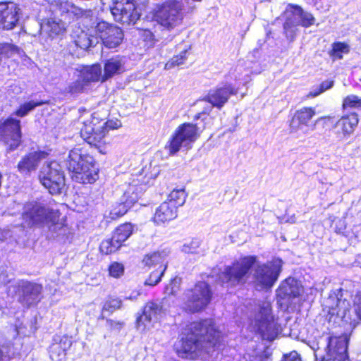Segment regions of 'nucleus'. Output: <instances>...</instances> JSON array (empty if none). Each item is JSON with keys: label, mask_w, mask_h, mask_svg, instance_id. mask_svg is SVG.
Instances as JSON below:
<instances>
[{"label": "nucleus", "mask_w": 361, "mask_h": 361, "mask_svg": "<svg viewBox=\"0 0 361 361\" xmlns=\"http://www.w3.org/2000/svg\"><path fill=\"white\" fill-rule=\"evenodd\" d=\"M41 30L47 33L50 37L54 38L63 32L65 23L62 19L49 18L46 23L41 24Z\"/></svg>", "instance_id": "nucleus-27"}, {"label": "nucleus", "mask_w": 361, "mask_h": 361, "mask_svg": "<svg viewBox=\"0 0 361 361\" xmlns=\"http://www.w3.org/2000/svg\"><path fill=\"white\" fill-rule=\"evenodd\" d=\"M48 153L39 150L30 152L24 156L18 164V171L25 176L35 171L42 160L47 158Z\"/></svg>", "instance_id": "nucleus-18"}, {"label": "nucleus", "mask_w": 361, "mask_h": 361, "mask_svg": "<svg viewBox=\"0 0 361 361\" xmlns=\"http://www.w3.org/2000/svg\"><path fill=\"white\" fill-rule=\"evenodd\" d=\"M315 114V109L312 107H303L297 110L290 121V128L298 129L300 126H307Z\"/></svg>", "instance_id": "nucleus-25"}, {"label": "nucleus", "mask_w": 361, "mask_h": 361, "mask_svg": "<svg viewBox=\"0 0 361 361\" xmlns=\"http://www.w3.org/2000/svg\"><path fill=\"white\" fill-rule=\"evenodd\" d=\"M90 13H92L91 11L86 13L84 23L91 32H94L97 38L99 37L102 39L108 34L110 27L114 25L97 16L90 15Z\"/></svg>", "instance_id": "nucleus-21"}, {"label": "nucleus", "mask_w": 361, "mask_h": 361, "mask_svg": "<svg viewBox=\"0 0 361 361\" xmlns=\"http://www.w3.org/2000/svg\"><path fill=\"white\" fill-rule=\"evenodd\" d=\"M349 338L346 335L340 336H323L317 343L311 346L316 353L324 348L326 355L334 361H346L348 360V347Z\"/></svg>", "instance_id": "nucleus-10"}, {"label": "nucleus", "mask_w": 361, "mask_h": 361, "mask_svg": "<svg viewBox=\"0 0 361 361\" xmlns=\"http://www.w3.org/2000/svg\"><path fill=\"white\" fill-rule=\"evenodd\" d=\"M186 296V310L190 312H197L204 310L210 303L212 292L207 283L199 281L192 290L187 292Z\"/></svg>", "instance_id": "nucleus-12"}, {"label": "nucleus", "mask_w": 361, "mask_h": 361, "mask_svg": "<svg viewBox=\"0 0 361 361\" xmlns=\"http://www.w3.org/2000/svg\"><path fill=\"white\" fill-rule=\"evenodd\" d=\"M124 322L119 321H114L111 319H106V327L110 331H119L123 326Z\"/></svg>", "instance_id": "nucleus-51"}, {"label": "nucleus", "mask_w": 361, "mask_h": 361, "mask_svg": "<svg viewBox=\"0 0 361 361\" xmlns=\"http://www.w3.org/2000/svg\"><path fill=\"white\" fill-rule=\"evenodd\" d=\"M106 313H107V312H104V310H102V313L100 314V316L99 317L98 319H106Z\"/></svg>", "instance_id": "nucleus-58"}, {"label": "nucleus", "mask_w": 361, "mask_h": 361, "mask_svg": "<svg viewBox=\"0 0 361 361\" xmlns=\"http://www.w3.org/2000/svg\"><path fill=\"white\" fill-rule=\"evenodd\" d=\"M334 85V80H327L325 81H323L319 86V90L317 92L312 93L313 96H317L319 94L322 93L323 92L329 90Z\"/></svg>", "instance_id": "nucleus-53"}, {"label": "nucleus", "mask_w": 361, "mask_h": 361, "mask_svg": "<svg viewBox=\"0 0 361 361\" xmlns=\"http://www.w3.org/2000/svg\"><path fill=\"white\" fill-rule=\"evenodd\" d=\"M331 47L332 48L329 51V56L333 61L342 59L344 54H347L350 52V46L345 42H336L333 43Z\"/></svg>", "instance_id": "nucleus-34"}, {"label": "nucleus", "mask_w": 361, "mask_h": 361, "mask_svg": "<svg viewBox=\"0 0 361 361\" xmlns=\"http://www.w3.org/2000/svg\"><path fill=\"white\" fill-rule=\"evenodd\" d=\"M133 227L130 223H126L119 226L113 234L114 240L121 245L133 233Z\"/></svg>", "instance_id": "nucleus-35"}, {"label": "nucleus", "mask_w": 361, "mask_h": 361, "mask_svg": "<svg viewBox=\"0 0 361 361\" xmlns=\"http://www.w3.org/2000/svg\"><path fill=\"white\" fill-rule=\"evenodd\" d=\"M221 340V331L212 319H207L188 324L175 348L180 357L194 358L202 353L209 354L219 350Z\"/></svg>", "instance_id": "nucleus-2"}, {"label": "nucleus", "mask_w": 361, "mask_h": 361, "mask_svg": "<svg viewBox=\"0 0 361 361\" xmlns=\"http://www.w3.org/2000/svg\"><path fill=\"white\" fill-rule=\"evenodd\" d=\"M141 37L146 43L145 46L147 47H152L154 44V35L149 30H144L142 31Z\"/></svg>", "instance_id": "nucleus-49"}, {"label": "nucleus", "mask_w": 361, "mask_h": 361, "mask_svg": "<svg viewBox=\"0 0 361 361\" xmlns=\"http://www.w3.org/2000/svg\"><path fill=\"white\" fill-rule=\"evenodd\" d=\"M355 311L357 317L361 319V291L358 292L354 300Z\"/></svg>", "instance_id": "nucleus-54"}, {"label": "nucleus", "mask_w": 361, "mask_h": 361, "mask_svg": "<svg viewBox=\"0 0 361 361\" xmlns=\"http://www.w3.org/2000/svg\"><path fill=\"white\" fill-rule=\"evenodd\" d=\"M357 123V115L355 114H350L346 116H343L339 119L336 124V128L341 130L344 135H349L354 131Z\"/></svg>", "instance_id": "nucleus-29"}, {"label": "nucleus", "mask_w": 361, "mask_h": 361, "mask_svg": "<svg viewBox=\"0 0 361 361\" xmlns=\"http://www.w3.org/2000/svg\"><path fill=\"white\" fill-rule=\"evenodd\" d=\"M8 357L0 348V361H8Z\"/></svg>", "instance_id": "nucleus-56"}, {"label": "nucleus", "mask_w": 361, "mask_h": 361, "mask_svg": "<svg viewBox=\"0 0 361 361\" xmlns=\"http://www.w3.org/2000/svg\"><path fill=\"white\" fill-rule=\"evenodd\" d=\"M53 341L59 344L61 348H62V350H61V353H64L65 355H66V351L71 348L73 343L71 338L67 336H55L53 338Z\"/></svg>", "instance_id": "nucleus-44"}, {"label": "nucleus", "mask_w": 361, "mask_h": 361, "mask_svg": "<svg viewBox=\"0 0 361 361\" xmlns=\"http://www.w3.org/2000/svg\"><path fill=\"white\" fill-rule=\"evenodd\" d=\"M137 200V195L134 194L133 188H130L121 197V202L113 206L109 213L110 219L114 220L123 216Z\"/></svg>", "instance_id": "nucleus-19"}, {"label": "nucleus", "mask_w": 361, "mask_h": 361, "mask_svg": "<svg viewBox=\"0 0 361 361\" xmlns=\"http://www.w3.org/2000/svg\"><path fill=\"white\" fill-rule=\"evenodd\" d=\"M287 222H289L290 224H294L295 223L296 221V219L294 215L291 216L290 218H288L287 220H286Z\"/></svg>", "instance_id": "nucleus-57"}, {"label": "nucleus", "mask_w": 361, "mask_h": 361, "mask_svg": "<svg viewBox=\"0 0 361 361\" xmlns=\"http://www.w3.org/2000/svg\"><path fill=\"white\" fill-rule=\"evenodd\" d=\"M167 266H161V267H157V269L153 271H152L148 277V279L145 281V285L154 286L158 284L163 276Z\"/></svg>", "instance_id": "nucleus-39"}, {"label": "nucleus", "mask_w": 361, "mask_h": 361, "mask_svg": "<svg viewBox=\"0 0 361 361\" xmlns=\"http://www.w3.org/2000/svg\"><path fill=\"white\" fill-rule=\"evenodd\" d=\"M323 119H324V117H321V118H318V119L316 121V123H319L320 121H322V120H323Z\"/></svg>", "instance_id": "nucleus-60"}, {"label": "nucleus", "mask_w": 361, "mask_h": 361, "mask_svg": "<svg viewBox=\"0 0 361 361\" xmlns=\"http://www.w3.org/2000/svg\"><path fill=\"white\" fill-rule=\"evenodd\" d=\"M121 245L114 240V238L112 236L111 238L104 240L99 246L101 252L105 255H109L112 252H116Z\"/></svg>", "instance_id": "nucleus-38"}, {"label": "nucleus", "mask_w": 361, "mask_h": 361, "mask_svg": "<svg viewBox=\"0 0 361 361\" xmlns=\"http://www.w3.org/2000/svg\"><path fill=\"white\" fill-rule=\"evenodd\" d=\"M42 286L27 280H16L8 287V293L18 295L19 302L25 307L37 305L42 298Z\"/></svg>", "instance_id": "nucleus-11"}, {"label": "nucleus", "mask_w": 361, "mask_h": 361, "mask_svg": "<svg viewBox=\"0 0 361 361\" xmlns=\"http://www.w3.org/2000/svg\"><path fill=\"white\" fill-rule=\"evenodd\" d=\"M128 298V299H130V300H134V299H135V298H136V297H135V296L130 295V296L129 298Z\"/></svg>", "instance_id": "nucleus-61"}, {"label": "nucleus", "mask_w": 361, "mask_h": 361, "mask_svg": "<svg viewBox=\"0 0 361 361\" xmlns=\"http://www.w3.org/2000/svg\"><path fill=\"white\" fill-rule=\"evenodd\" d=\"M200 245V240L197 238L192 239L189 243L183 245L182 251L185 253H199L197 249Z\"/></svg>", "instance_id": "nucleus-46"}, {"label": "nucleus", "mask_w": 361, "mask_h": 361, "mask_svg": "<svg viewBox=\"0 0 361 361\" xmlns=\"http://www.w3.org/2000/svg\"><path fill=\"white\" fill-rule=\"evenodd\" d=\"M323 311L327 313L329 321L335 323L339 322H348L347 315L350 313V302L343 297V290L341 288L331 290L329 296L324 300Z\"/></svg>", "instance_id": "nucleus-6"}, {"label": "nucleus", "mask_w": 361, "mask_h": 361, "mask_svg": "<svg viewBox=\"0 0 361 361\" xmlns=\"http://www.w3.org/2000/svg\"><path fill=\"white\" fill-rule=\"evenodd\" d=\"M44 103L42 102H35L33 100H30L26 102L21 105H20L19 108L14 112V115L19 117H24L27 116L30 111L34 110L36 107L42 105Z\"/></svg>", "instance_id": "nucleus-37"}, {"label": "nucleus", "mask_w": 361, "mask_h": 361, "mask_svg": "<svg viewBox=\"0 0 361 361\" xmlns=\"http://www.w3.org/2000/svg\"><path fill=\"white\" fill-rule=\"evenodd\" d=\"M57 209L45 207L38 202H28L23 207V220L29 226L42 225L48 228L49 238L63 240L68 238L70 229L65 224L64 217L60 218Z\"/></svg>", "instance_id": "nucleus-3"}, {"label": "nucleus", "mask_w": 361, "mask_h": 361, "mask_svg": "<svg viewBox=\"0 0 361 361\" xmlns=\"http://www.w3.org/2000/svg\"><path fill=\"white\" fill-rule=\"evenodd\" d=\"M343 107L345 108H361V98L356 95L351 94L346 97L343 101Z\"/></svg>", "instance_id": "nucleus-45"}, {"label": "nucleus", "mask_w": 361, "mask_h": 361, "mask_svg": "<svg viewBox=\"0 0 361 361\" xmlns=\"http://www.w3.org/2000/svg\"><path fill=\"white\" fill-rule=\"evenodd\" d=\"M276 292L279 298L289 300L300 295L302 292V286L298 280L288 277L281 282Z\"/></svg>", "instance_id": "nucleus-20"}, {"label": "nucleus", "mask_w": 361, "mask_h": 361, "mask_svg": "<svg viewBox=\"0 0 361 361\" xmlns=\"http://www.w3.org/2000/svg\"><path fill=\"white\" fill-rule=\"evenodd\" d=\"M68 170L77 183L91 184L99 178L98 168L94 157L84 147H75L69 151L66 159Z\"/></svg>", "instance_id": "nucleus-4"}, {"label": "nucleus", "mask_w": 361, "mask_h": 361, "mask_svg": "<svg viewBox=\"0 0 361 361\" xmlns=\"http://www.w3.org/2000/svg\"><path fill=\"white\" fill-rule=\"evenodd\" d=\"M162 306L153 302H147L143 308L142 314L136 319V328L140 331L148 330L154 326L162 314Z\"/></svg>", "instance_id": "nucleus-16"}, {"label": "nucleus", "mask_w": 361, "mask_h": 361, "mask_svg": "<svg viewBox=\"0 0 361 361\" xmlns=\"http://www.w3.org/2000/svg\"><path fill=\"white\" fill-rule=\"evenodd\" d=\"M61 350H62V348H61L59 344L56 342L53 341L51 345L49 346V355L51 359L55 361H64L66 355L64 353H61Z\"/></svg>", "instance_id": "nucleus-42"}, {"label": "nucleus", "mask_w": 361, "mask_h": 361, "mask_svg": "<svg viewBox=\"0 0 361 361\" xmlns=\"http://www.w3.org/2000/svg\"><path fill=\"white\" fill-rule=\"evenodd\" d=\"M118 122L111 121L94 124L92 122H84L80 130L81 137L90 145L94 147L101 154L106 153L105 136L109 129L117 128Z\"/></svg>", "instance_id": "nucleus-5"}, {"label": "nucleus", "mask_w": 361, "mask_h": 361, "mask_svg": "<svg viewBox=\"0 0 361 361\" xmlns=\"http://www.w3.org/2000/svg\"><path fill=\"white\" fill-rule=\"evenodd\" d=\"M16 56L23 58L25 53L23 49L12 42H0V59L14 58Z\"/></svg>", "instance_id": "nucleus-30"}, {"label": "nucleus", "mask_w": 361, "mask_h": 361, "mask_svg": "<svg viewBox=\"0 0 361 361\" xmlns=\"http://www.w3.org/2000/svg\"><path fill=\"white\" fill-rule=\"evenodd\" d=\"M73 38L75 46L82 49H87L90 47H94L99 42V39L97 37L92 36L82 30L76 36L73 35Z\"/></svg>", "instance_id": "nucleus-32"}, {"label": "nucleus", "mask_w": 361, "mask_h": 361, "mask_svg": "<svg viewBox=\"0 0 361 361\" xmlns=\"http://www.w3.org/2000/svg\"><path fill=\"white\" fill-rule=\"evenodd\" d=\"M186 194L183 189L173 190L169 195L166 202L176 206V209L178 210L180 207L184 204Z\"/></svg>", "instance_id": "nucleus-36"}, {"label": "nucleus", "mask_w": 361, "mask_h": 361, "mask_svg": "<svg viewBox=\"0 0 361 361\" xmlns=\"http://www.w3.org/2000/svg\"><path fill=\"white\" fill-rule=\"evenodd\" d=\"M178 283L177 279H173L171 281L170 283L165 287V293L169 295H175L178 291Z\"/></svg>", "instance_id": "nucleus-50"}, {"label": "nucleus", "mask_w": 361, "mask_h": 361, "mask_svg": "<svg viewBox=\"0 0 361 361\" xmlns=\"http://www.w3.org/2000/svg\"><path fill=\"white\" fill-rule=\"evenodd\" d=\"M62 9L63 12H64L65 10L66 11V14L62 15L64 20L68 19L71 20V19H74L75 17L78 18L81 14V10L79 8L69 4H66L62 6Z\"/></svg>", "instance_id": "nucleus-43"}, {"label": "nucleus", "mask_w": 361, "mask_h": 361, "mask_svg": "<svg viewBox=\"0 0 361 361\" xmlns=\"http://www.w3.org/2000/svg\"><path fill=\"white\" fill-rule=\"evenodd\" d=\"M123 39V33L122 30L114 25L110 27L108 34L102 39V41L106 47L114 49L121 43Z\"/></svg>", "instance_id": "nucleus-28"}, {"label": "nucleus", "mask_w": 361, "mask_h": 361, "mask_svg": "<svg viewBox=\"0 0 361 361\" xmlns=\"http://www.w3.org/2000/svg\"><path fill=\"white\" fill-rule=\"evenodd\" d=\"M251 324L254 331L263 339L272 341L274 338L276 329L274 323L271 305L269 302L263 301L256 306Z\"/></svg>", "instance_id": "nucleus-7"}, {"label": "nucleus", "mask_w": 361, "mask_h": 361, "mask_svg": "<svg viewBox=\"0 0 361 361\" xmlns=\"http://www.w3.org/2000/svg\"><path fill=\"white\" fill-rule=\"evenodd\" d=\"M355 263L361 268V254L357 257Z\"/></svg>", "instance_id": "nucleus-59"}, {"label": "nucleus", "mask_w": 361, "mask_h": 361, "mask_svg": "<svg viewBox=\"0 0 361 361\" xmlns=\"http://www.w3.org/2000/svg\"><path fill=\"white\" fill-rule=\"evenodd\" d=\"M0 136L9 151L18 148L21 143L20 121L8 118L0 124Z\"/></svg>", "instance_id": "nucleus-14"}, {"label": "nucleus", "mask_w": 361, "mask_h": 361, "mask_svg": "<svg viewBox=\"0 0 361 361\" xmlns=\"http://www.w3.org/2000/svg\"><path fill=\"white\" fill-rule=\"evenodd\" d=\"M109 271L110 276L114 278H118L123 274L124 267L121 263L114 262L109 266Z\"/></svg>", "instance_id": "nucleus-47"}, {"label": "nucleus", "mask_w": 361, "mask_h": 361, "mask_svg": "<svg viewBox=\"0 0 361 361\" xmlns=\"http://www.w3.org/2000/svg\"><path fill=\"white\" fill-rule=\"evenodd\" d=\"M83 88L84 84L80 80H76L69 85L68 90L71 94H77L81 92Z\"/></svg>", "instance_id": "nucleus-52"}, {"label": "nucleus", "mask_w": 361, "mask_h": 361, "mask_svg": "<svg viewBox=\"0 0 361 361\" xmlns=\"http://www.w3.org/2000/svg\"><path fill=\"white\" fill-rule=\"evenodd\" d=\"M188 59V50L184 49L176 56L171 58L166 64L165 69L169 70L175 66H179L185 63V61Z\"/></svg>", "instance_id": "nucleus-40"}, {"label": "nucleus", "mask_w": 361, "mask_h": 361, "mask_svg": "<svg viewBox=\"0 0 361 361\" xmlns=\"http://www.w3.org/2000/svg\"><path fill=\"white\" fill-rule=\"evenodd\" d=\"M121 305V300L118 298H109L105 301L102 307L104 312H107L109 315L114 313L116 310L120 309Z\"/></svg>", "instance_id": "nucleus-41"}, {"label": "nucleus", "mask_w": 361, "mask_h": 361, "mask_svg": "<svg viewBox=\"0 0 361 361\" xmlns=\"http://www.w3.org/2000/svg\"><path fill=\"white\" fill-rule=\"evenodd\" d=\"M124 64L125 61L123 59L119 56L106 60L104 64L102 82L124 71Z\"/></svg>", "instance_id": "nucleus-24"}, {"label": "nucleus", "mask_w": 361, "mask_h": 361, "mask_svg": "<svg viewBox=\"0 0 361 361\" xmlns=\"http://www.w3.org/2000/svg\"><path fill=\"white\" fill-rule=\"evenodd\" d=\"M111 13L114 20L123 25L135 24L140 16L134 0L117 1L111 8Z\"/></svg>", "instance_id": "nucleus-13"}, {"label": "nucleus", "mask_w": 361, "mask_h": 361, "mask_svg": "<svg viewBox=\"0 0 361 361\" xmlns=\"http://www.w3.org/2000/svg\"><path fill=\"white\" fill-rule=\"evenodd\" d=\"M178 216L176 206L164 201L155 209L153 221L157 225H161L175 219Z\"/></svg>", "instance_id": "nucleus-23"}, {"label": "nucleus", "mask_w": 361, "mask_h": 361, "mask_svg": "<svg viewBox=\"0 0 361 361\" xmlns=\"http://www.w3.org/2000/svg\"><path fill=\"white\" fill-rule=\"evenodd\" d=\"M82 78L85 83L91 82H102L103 75L102 74L101 65L96 63L91 66L85 67L82 71Z\"/></svg>", "instance_id": "nucleus-31"}, {"label": "nucleus", "mask_w": 361, "mask_h": 361, "mask_svg": "<svg viewBox=\"0 0 361 361\" xmlns=\"http://www.w3.org/2000/svg\"><path fill=\"white\" fill-rule=\"evenodd\" d=\"M284 13L291 16L298 21L299 25L308 27L314 24L315 18L310 13L304 11L298 5L289 4L286 6Z\"/></svg>", "instance_id": "nucleus-22"}, {"label": "nucleus", "mask_w": 361, "mask_h": 361, "mask_svg": "<svg viewBox=\"0 0 361 361\" xmlns=\"http://www.w3.org/2000/svg\"><path fill=\"white\" fill-rule=\"evenodd\" d=\"M281 361H301V358L297 352L293 351L288 355H283Z\"/></svg>", "instance_id": "nucleus-55"}, {"label": "nucleus", "mask_w": 361, "mask_h": 361, "mask_svg": "<svg viewBox=\"0 0 361 361\" xmlns=\"http://www.w3.org/2000/svg\"><path fill=\"white\" fill-rule=\"evenodd\" d=\"M257 257L248 255L234 260L231 264L225 266L219 274L222 286L235 287L246 282L251 269L254 267L252 277L257 286L269 289L278 281L282 271L283 261L274 258L265 263L256 264Z\"/></svg>", "instance_id": "nucleus-1"}, {"label": "nucleus", "mask_w": 361, "mask_h": 361, "mask_svg": "<svg viewBox=\"0 0 361 361\" xmlns=\"http://www.w3.org/2000/svg\"><path fill=\"white\" fill-rule=\"evenodd\" d=\"M20 8L13 2L0 3V27L10 30L19 20Z\"/></svg>", "instance_id": "nucleus-17"}, {"label": "nucleus", "mask_w": 361, "mask_h": 361, "mask_svg": "<svg viewBox=\"0 0 361 361\" xmlns=\"http://www.w3.org/2000/svg\"><path fill=\"white\" fill-rule=\"evenodd\" d=\"M238 93V88L229 82H223L211 89L208 94L198 102H205L221 109L228 101L231 95Z\"/></svg>", "instance_id": "nucleus-15"}, {"label": "nucleus", "mask_w": 361, "mask_h": 361, "mask_svg": "<svg viewBox=\"0 0 361 361\" xmlns=\"http://www.w3.org/2000/svg\"><path fill=\"white\" fill-rule=\"evenodd\" d=\"M204 128V123L197 121L194 124L184 123L179 126L166 146L169 154L173 155L180 150L182 146H187L195 142Z\"/></svg>", "instance_id": "nucleus-8"}, {"label": "nucleus", "mask_w": 361, "mask_h": 361, "mask_svg": "<svg viewBox=\"0 0 361 361\" xmlns=\"http://www.w3.org/2000/svg\"><path fill=\"white\" fill-rule=\"evenodd\" d=\"M169 254V250L167 249H163L161 250H157L149 254H147L143 259L142 262L145 266L147 267H161L163 266H167L166 258Z\"/></svg>", "instance_id": "nucleus-26"}, {"label": "nucleus", "mask_w": 361, "mask_h": 361, "mask_svg": "<svg viewBox=\"0 0 361 361\" xmlns=\"http://www.w3.org/2000/svg\"><path fill=\"white\" fill-rule=\"evenodd\" d=\"M39 180L50 194H61L65 188V176L61 164L56 161L46 162L39 173Z\"/></svg>", "instance_id": "nucleus-9"}, {"label": "nucleus", "mask_w": 361, "mask_h": 361, "mask_svg": "<svg viewBox=\"0 0 361 361\" xmlns=\"http://www.w3.org/2000/svg\"><path fill=\"white\" fill-rule=\"evenodd\" d=\"M213 107L214 106L209 103V104H206L201 112H199L195 115L194 121H197L198 120H200V123H204V120L207 118V115H209Z\"/></svg>", "instance_id": "nucleus-48"}, {"label": "nucleus", "mask_w": 361, "mask_h": 361, "mask_svg": "<svg viewBox=\"0 0 361 361\" xmlns=\"http://www.w3.org/2000/svg\"><path fill=\"white\" fill-rule=\"evenodd\" d=\"M286 20L283 23V32L287 39L291 42H293L299 32L298 21L294 20L291 16H288L283 13Z\"/></svg>", "instance_id": "nucleus-33"}]
</instances>
